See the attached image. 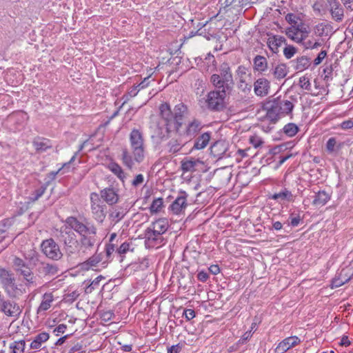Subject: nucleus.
<instances>
[{
  "label": "nucleus",
  "instance_id": "nucleus-37",
  "mask_svg": "<svg viewBox=\"0 0 353 353\" xmlns=\"http://www.w3.org/2000/svg\"><path fill=\"white\" fill-rule=\"evenodd\" d=\"M50 184V181H46L43 185H42L38 189H36L29 196L28 199L31 202L37 201L39 198H41L43 194L45 193L48 186Z\"/></svg>",
  "mask_w": 353,
  "mask_h": 353
},
{
  "label": "nucleus",
  "instance_id": "nucleus-56",
  "mask_svg": "<svg viewBox=\"0 0 353 353\" xmlns=\"http://www.w3.org/2000/svg\"><path fill=\"white\" fill-rule=\"evenodd\" d=\"M299 18L294 13H288L285 16V20L288 23L291 24L292 26H296L297 21Z\"/></svg>",
  "mask_w": 353,
  "mask_h": 353
},
{
  "label": "nucleus",
  "instance_id": "nucleus-21",
  "mask_svg": "<svg viewBox=\"0 0 353 353\" xmlns=\"http://www.w3.org/2000/svg\"><path fill=\"white\" fill-rule=\"evenodd\" d=\"M270 199H273L279 203L285 201L292 202L294 201V196L291 191L286 188H283L279 192L274 193L269 196Z\"/></svg>",
  "mask_w": 353,
  "mask_h": 353
},
{
  "label": "nucleus",
  "instance_id": "nucleus-61",
  "mask_svg": "<svg viewBox=\"0 0 353 353\" xmlns=\"http://www.w3.org/2000/svg\"><path fill=\"white\" fill-rule=\"evenodd\" d=\"M250 142L256 148L259 147L260 145H261L263 143V141H262L261 138H260L258 136L250 137Z\"/></svg>",
  "mask_w": 353,
  "mask_h": 353
},
{
  "label": "nucleus",
  "instance_id": "nucleus-46",
  "mask_svg": "<svg viewBox=\"0 0 353 353\" xmlns=\"http://www.w3.org/2000/svg\"><path fill=\"white\" fill-rule=\"evenodd\" d=\"M26 346L24 340L14 341L10 344V348L12 350V353H23Z\"/></svg>",
  "mask_w": 353,
  "mask_h": 353
},
{
  "label": "nucleus",
  "instance_id": "nucleus-7",
  "mask_svg": "<svg viewBox=\"0 0 353 353\" xmlns=\"http://www.w3.org/2000/svg\"><path fill=\"white\" fill-rule=\"evenodd\" d=\"M41 248L44 255L51 260L59 261L63 257L59 245L52 238L43 240Z\"/></svg>",
  "mask_w": 353,
  "mask_h": 353
},
{
  "label": "nucleus",
  "instance_id": "nucleus-27",
  "mask_svg": "<svg viewBox=\"0 0 353 353\" xmlns=\"http://www.w3.org/2000/svg\"><path fill=\"white\" fill-rule=\"evenodd\" d=\"M32 144L37 152H45L52 147L50 140L43 137L34 139Z\"/></svg>",
  "mask_w": 353,
  "mask_h": 353
},
{
  "label": "nucleus",
  "instance_id": "nucleus-59",
  "mask_svg": "<svg viewBox=\"0 0 353 353\" xmlns=\"http://www.w3.org/2000/svg\"><path fill=\"white\" fill-rule=\"evenodd\" d=\"M289 223L288 225H291L292 227L294 228L299 225L301 221V218L299 215H296L294 216L293 214H290V216L289 218Z\"/></svg>",
  "mask_w": 353,
  "mask_h": 353
},
{
  "label": "nucleus",
  "instance_id": "nucleus-4",
  "mask_svg": "<svg viewBox=\"0 0 353 353\" xmlns=\"http://www.w3.org/2000/svg\"><path fill=\"white\" fill-rule=\"evenodd\" d=\"M160 116L165 123L166 134L161 133L159 137L161 140L168 139L170 132L175 130V118L173 111L171 110L168 103H164L159 106Z\"/></svg>",
  "mask_w": 353,
  "mask_h": 353
},
{
  "label": "nucleus",
  "instance_id": "nucleus-49",
  "mask_svg": "<svg viewBox=\"0 0 353 353\" xmlns=\"http://www.w3.org/2000/svg\"><path fill=\"white\" fill-rule=\"evenodd\" d=\"M286 35L294 41L300 43L301 41H299V36L298 30H296V26H292V27L288 28L285 31Z\"/></svg>",
  "mask_w": 353,
  "mask_h": 353
},
{
  "label": "nucleus",
  "instance_id": "nucleus-23",
  "mask_svg": "<svg viewBox=\"0 0 353 353\" xmlns=\"http://www.w3.org/2000/svg\"><path fill=\"white\" fill-rule=\"evenodd\" d=\"M218 72L219 73L216 74L223 80H225V84H228V82L230 83H234L231 68L228 63L224 62L221 63L219 68Z\"/></svg>",
  "mask_w": 353,
  "mask_h": 353
},
{
  "label": "nucleus",
  "instance_id": "nucleus-43",
  "mask_svg": "<svg viewBox=\"0 0 353 353\" xmlns=\"http://www.w3.org/2000/svg\"><path fill=\"white\" fill-rule=\"evenodd\" d=\"M328 29L331 30L332 26L330 25L320 23L314 27V33L319 37L327 36L328 35Z\"/></svg>",
  "mask_w": 353,
  "mask_h": 353
},
{
  "label": "nucleus",
  "instance_id": "nucleus-34",
  "mask_svg": "<svg viewBox=\"0 0 353 353\" xmlns=\"http://www.w3.org/2000/svg\"><path fill=\"white\" fill-rule=\"evenodd\" d=\"M50 338V335L48 332H43L36 335L34 340L30 343L31 349H39L41 348L42 343L47 341Z\"/></svg>",
  "mask_w": 353,
  "mask_h": 353
},
{
  "label": "nucleus",
  "instance_id": "nucleus-52",
  "mask_svg": "<svg viewBox=\"0 0 353 353\" xmlns=\"http://www.w3.org/2000/svg\"><path fill=\"white\" fill-rule=\"evenodd\" d=\"M297 52L296 48L293 46L286 45L283 50V54L288 59H291Z\"/></svg>",
  "mask_w": 353,
  "mask_h": 353
},
{
  "label": "nucleus",
  "instance_id": "nucleus-29",
  "mask_svg": "<svg viewBox=\"0 0 353 353\" xmlns=\"http://www.w3.org/2000/svg\"><path fill=\"white\" fill-rule=\"evenodd\" d=\"M210 138H211V132H207L203 133L202 134L199 136L195 139L193 149L202 150V149L205 148L208 145V144L210 140Z\"/></svg>",
  "mask_w": 353,
  "mask_h": 353
},
{
  "label": "nucleus",
  "instance_id": "nucleus-33",
  "mask_svg": "<svg viewBox=\"0 0 353 353\" xmlns=\"http://www.w3.org/2000/svg\"><path fill=\"white\" fill-rule=\"evenodd\" d=\"M168 221L166 219H159L152 222L150 227L159 232L157 234H163L168 230Z\"/></svg>",
  "mask_w": 353,
  "mask_h": 353
},
{
  "label": "nucleus",
  "instance_id": "nucleus-26",
  "mask_svg": "<svg viewBox=\"0 0 353 353\" xmlns=\"http://www.w3.org/2000/svg\"><path fill=\"white\" fill-rule=\"evenodd\" d=\"M128 212V205L126 206H122L119 205L116 206L113 211L109 214L110 219L114 222V223H118L119 221H121L125 215Z\"/></svg>",
  "mask_w": 353,
  "mask_h": 353
},
{
  "label": "nucleus",
  "instance_id": "nucleus-16",
  "mask_svg": "<svg viewBox=\"0 0 353 353\" xmlns=\"http://www.w3.org/2000/svg\"><path fill=\"white\" fill-rule=\"evenodd\" d=\"M210 81L215 88V90L220 92H224V93L228 94L231 92L234 84V83H230L229 82H228V84H225V80L221 79L220 77L216 74H213L211 76Z\"/></svg>",
  "mask_w": 353,
  "mask_h": 353
},
{
  "label": "nucleus",
  "instance_id": "nucleus-63",
  "mask_svg": "<svg viewBox=\"0 0 353 353\" xmlns=\"http://www.w3.org/2000/svg\"><path fill=\"white\" fill-rule=\"evenodd\" d=\"M79 293L76 291H73L71 293H68L65 296V300L66 302L72 303L79 296Z\"/></svg>",
  "mask_w": 353,
  "mask_h": 353
},
{
  "label": "nucleus",
  "instance_id": "nucleus-10",
  "mask_svg": "<svg viewBox=\"0 0 353 353\" xmlns=\"http://www.w3.org/2000/svg\"><path fill=\"white\" fill-rule=\"evenodd\" d=\"M157 232L151 227L145 230V243L148 248L159 247L164 244L162 234H157Z\"/></svg>",
  "mask_w": 353,
  "mask_h": 353
},
{
  "label": "nucleus",
  "instance_id": "nucleus-51",
  "mask_svg": "<svg viewBox=\"0 0 353 353\" xmlns=\"http://www.w3.org/2000/svg\"><path fill=\"white\" fill-rule=\"evenodd\" d=\"M296 30H298V32L301 34L299 39V41H301V42L305 40V39L308 37V28L304 26L303 24L301 23L296 25Z\"/></svg>",
  "mask_w": 353,
  "mask_h": 353
},
{
  "label": "nucleus",
  "instance_id": "nucleus-31",
  "mask_svg": "<svg viewBox=\"0 0 353 353\" xmlns=\"http://www.w3.org/2000/svg\"><path fill=\"white\" fill-rule=\"evenodd\" d=\"M330 199V195L325 190L319 191L314 195L312 204L315 206H323Z\"/></svg>",
  "mask_w": 353,
  "mask_h": 353
},
{
  "label": "nucleus",
  "instance_id": "nucleus-14",
  "mask_svg": "<svg viewBox=\"0 0 353 353\" xmlns=\"http://www.w3.org/2000/svg\"><path fill=\"white\" fill-rule=\"evenodd\" d=\"M263 109L266 111V119L272 123H276L282 117L274 99L265 103Z\"/></svg>",
  "mask_w": 353,
  "mask_h": 353
},
{
  "label": "nucleus",
  "instance_id": "nucleus-53",
  "mask_svg": "<svg viewBox=\"0 0 353 353\" xmlns=\"http://www.w3.org/2000/svg\"><path fill=\"white\" fill-rule=\"evenodd\" d=\"M305 49H316L321 46V43L318 41L313 42L311 40L303 41L300 43Z\"/></svg>",
  "mask_w": 353,
  "mask_h": 353
},
{
  "label": "nucleus",
  "instance_id": "nucleus-15",
  "mask_svg": "<svg viewBox=\"0 0 353 353\" xmlns=\"http://www.w3.org/2000/svg\"><path fill=\"white\" fill-rule=\"evenodd\" d=\"M188 106L183 103L176 104L174 108V115L175 118V131L179 132L183 124V119L188 114Z\"/></svg>",
  "mask_w": 353,
  "mask_h": 353
},
{
  "label": "nucleus",
  "instance_id": "nucleus-32",
  "mask_svg": "<svg viewBox=\"0 0 353 353\" xmlns=\"http://www.w3.org/2000/svg\"><path fill=\"white\" fill-rule=\"evenodd\" d=\"M254 69L260 73H263L268 69V61L261 55H256L253 59Z\"/></svg>",
  "mask_w": 353,
  "mask_h": 353
},
{
  "label": "nucleus",
  "instance_id": "nucleus-47",
  "mask_svg": "<svg viewBox=\"0 0 353 353\" xmlns=\"http://www.w3.org/2000/svg\"><path fill=\"white\" fill-rule=\"evenodd\" d=\"M163 206V200L162 198H157L153 200L150 207V211L151 214H156L159 212Z\"/></svg>",
  "mask_w": 353,
  "mask_h": 353
},
{
  "label": "nucleus",
  "instance_id": "nucleus-8",
  "mask_svg": "<svg viewBox=\"0 0 353 353\" xmlns=\"http://www.w3.org/2000/svg\"><path fill=\"white\" fill-rule=\"evenodd\" d=\"M0 312L7 316L17 319L21 315L22 310L15 301L5 299L2 303H0Z\"/></svg>",
  "mask_w": 353,
  "mask_h": 353
},
{
  "label": "nucleus",
  "instance_id": "nucleus-18",
  "mask_svg": "<svg viewBox=\"0 0 353 353\" xmlns=\"http://www.w3.org/2000/svg\"><path fill=\"white\" fill-rule=\"evenodd\" d=\"M101 199L108 205H114L119 201V195L113 188H106L100 192Z\"/></svg>",
  "mask_w": 353,
  "mask_h": 353
},
{
  "label": "nucleus",
  "instance_id": "nucleus-38",
  "mask_svg": "<svg viewBox=\"0 0 353 353\" xmlns=\"http://www.w3.org/2000/svg\"><path fill=\"white\" fill-rule=\"evenodd\" d=\"M53 301V295L52 293H45L43 295V300L38 308L37 312L41 311H46L48 310L50 306L51 303Z\"/></svg>",
  "mask_w": 353,
  "mask_h": 353
},
{
  "label": "nucleus",
  "instance_id": "nucleus-6",
  "mask_svg": "<svg viewBox=\"0 0 353 353\" xmlns=\"http://www.w3.org/2000/svg\"><path fill=\"white\" fill-rule=\"evenodd\" d=\"M90 208L93 219L99 223H103L107 214V205L96 192L90 194Z\"/></svg>",
  "mask_w": 353,
  "mask_h": 353
},
{
  "label": "nucleus",
  "instance_id": "nucleus-36",
  "mask_svg": "<svg viewBox=\"0 0 353 353\" xmlns=\"http://www.w3.org/2000/svg\"><path fill=\"white\" fill-rule=\"evenodd\" d=\"M332 19L336 22H341L343 19L344 12L340 3L330 8Z\"/></svg>",
  "mask_w": 353,
  "mask_h": 353
},
{
  "label": "nucleus",
  "instance_id": "nucleus-12",
  "mask_svg": "<svg viewBox=\"0 0 353 353\" xmlns=\"http://www.w3.org/2000/svg\"><path fill=\"white\" fill-rule=\"evenodd\" d=\"M228 150V143L223 140H219L215 141L210 146V154L217 159H221L230 157L227 154Z\"/></svg>",
  "mask_w": 353,
  "mask_h": 353
},
{
  "label": "nucleus",
  "instance_id": "nucleus-41",
  "mask_svg": "<svg viewBox=\"0 0 353 353\" xmlns=\"http://www.w3.org/2000/svg\"><path fill=\"white\" fill-rule=\"evenodd\" d=\"M166 147L169 153L175 154L181 150L182 144L177 139H172L168 141Z\"/></svg>",
  "mask_w": 353,
  "mask_h": 353
},
{
  "label": "nucleus",
  "instance_id": "nucleus-55",
  "mask_svg": "<svg viewBox=\"0 0 353 353\" xmlns=\"http://www.w3.org/2000/svg\"><path fill=\"white\" fill-rule=\"evenodd\" d=\"M336 146V139L335 137L330 138L326 143V150L329 153L334 152Z\"/></svg>",
  "mask_w": 353,
  "mask_h": 353
},
{
  "label": "nucleus",
  "instance_id": "nucleus-62",
  "mask_svg": "<svg viewBox=\"0 0 353 353\" xmlns=\"http://www.w3.org/2000/svg\"><path fill=\"white\" fill-rule=\"evenodd\" d=\"M144 181V176L141 174L136 175L133 181H132V185L134 187H138L141 185Z\"/></svg>",
  "mask_w": 353,
  "mask_h": 353
},
{
  "label": "nucleus",
  "instance_id": "nucleus-3",
  "mask_svg": "<svg viewBox=\"0 0 353 353\" xmlns=\"http://www.w3.org/2000/svg\"><path fill=\"white\" fill-rule=\"evenodd\" d=\"M26 259L30 265L35 268L37 275L39 277H52L59 272L58 265L42 260L40 254L34 250H31L26 256Z\"/></svg>",
  "mask_w": 353,
  "mask_h": 353
},
{
  "label": "nucleus",
  "instance_id": "nucleus-2",
  "mask_svg": "<svg viewBox=\"0 0 353 353\" xmlns=\"http://www.w3.org/2000/svg\"><path fill=\"white\" fill-rule=\"evenodd\" d=\"M131 152L126 148L122 150L121 160L123 164L129 170H132L134 163H141L145 159V140L143 132L134 128L129 134Z\"/></svg>",
  "mask_w": 353,
  "mask_h": 353
},
{
  "label": "nucleus",
  "instance_id": "nucleus-35",
  "mask_svg": "<svg viewBox=\"0 0 353 353\" xmlns=\"http://www.w3.org/2000/svg\"><path fill=\"white\" fill-rule=\"evenodd\" d=\"M116 252L115 245L114 243H106L104 249V259L103 260V265H107L113 259V253Z\"/></svg>",
  "mask_w": 353,
  "mask_h": 353
},
{
  "label": "nucleus",
  "instance_id": "nucleus-19",
  "mask_svg": "<svg viewBox=\"0 0 353 353\" xmlns=\"http://www.w3.org/2000/svg\"><path fill=\"white\" fill-rule=\"evenodd\" d=\"M299 343L300 339L297 336L288 337L279 343L275 351L276 353H285Z\"/></svg>",
  "mask_w": 353,
  "mask_h": 353
},
{
  "label": "nucleus",
  "instance_id": "nucleus-60",
  "mask_svg": "<svg viewBox=\"0 0 353 353\" xmlns=\"http://www.w3.org/2000/svg\"><path fill=\"white\" fill-rule=\"evenodd\" d=\"M326 56L327 52L325 50H321L317 55L316 58L314 60V66H317L318 65H319L322 62V61L325 58Z\"/></svg>",
  "mask_w": 353,
  "mask_h": 353
},
{
  "label": "nucleus",
  "instance_id": "nucleus-22",
  "mask_svg": "<svg viewBox=\"0 0 353 353\" xmlns=\"http://www.w3.org/2000/svg\"><path fill=\"white\" fill-rule=\"evenodd\" d=\"M202 128L201 121L194 119L187 125L184 134L189 138L194 137Z\"/></svg>",
  "mask_w": 353,
  "mask_h": 353
},
{
  "label": "nucleus",
  "instance_id": "nucleus-20",
  "mask_svg": "<svg viewBox=\"0 0 353 353\" xmlns=\"http://www.w3.org/2000/svg\"><path fill=\"white\" fill-rule=\"evenodd\" d=\"M274 100L282 117L288 115L292 116L294 105L291 101L280 98L274 99Z\"/></svg>",
  "mask_w": 353,
  "mask_h": 353
},
{
  "label": "nucleus",
  "instance_id": "nucleus-57",
  "mask_svg": "<svg viewBox=\"0 0 353 353\" xmlns=\"http://www.w3.org/2000/svg\"><path fill=\"white\" fill-rule=\"evenodd\" d=\"M196 34L199 36H202L205 37L207 40H210L212 37H214V36L210 32H207L206 28H199L196 31Z\"/></svg>",
  "mask_w": 353,
  "mask_h": 353
},
{
  "label": "nucleus",
  "instance_id": "nucleus-40",
  "mask_svg": "<svg viewBox=\"0 0 353 353\" xmlns=\"http://www.w3.org/2000/svg\"><path fill=\"white\" fill-rule=\"evenodd\" d=\"M110 170L115 174L123 183L125 179V174L124 173L122 168L115 162L110 163L108 166Z\"/></svg>",
  "mask_w": 353,
  "mask_h": 353
},
{
  "label": "nucleus",
  "instance_id": "nucleus-64",
  "mask_svg": "<svg viewBox=\"0 0 353 353\" xmlns=\"http://www.w3.org/2000/svg\"><path fill=\"white\" fill-rule=\"evenodd\" d=\"M182 350V345L178 343L168 348V353H179Z\"/></svg>",
  "mask_w": 353,
  "mask_h": 353
},
{
  "label": "nucleus",
  "instance_id": "nucleus-54",
  "mask_svg": "<svg viewBox=\"0 0 353 353\" xmlns=\"http://www.w3.org/2000/svg\"><path fill=\"white\" fill-rule=\"evenodd\" d=\"M299 85L301 88L305 89L306 90H311V83L310 82V79L308 77L305 76H303L299 79Z\"/></svg>",
  "mask_w": 353,
  "mask_h": 353
},
{
  "label": "nucleus",
  "instance_id": "nucleus-11",
  "mask_svg": "<svg viewBox=\"0 0 353 353\" xmlns=\"http://www.w3.org/2000/svg\"><path fill=\"white\" fill-rule=\"evenodd\" d=\"M188 195L186 193V192L181 190L179 193L178 196L169 206L168 210H170L174 214H180L181 213L184 212L185 209L188 205Z\"/></svg>",
  "mask_w": 353,
  "mask_h": 353
},
{
  "label": "nucleus",
  "instance_id": "nucleus-48",
  "mask_svg": "<svg viewBox=\"0 0 353 353\" xmlns=\"http://www.w3.org/2000/svg\"><path fill=\"white\" fill-rule=\"evenodd\" d=\"M104 279V276H103L102 275H99L97 277H96L88 285L85 287V292L86 294L92 293L94 290L99 287L100 281Z\"/></svg>",
  "mask_w": 353,
  "mask_h": 353
},
{
  "label": "nucleus",
  "instance_id": "nucleus-30",
  "mask_svg": "<svg viewBox=\"0 0 353 353\" xmlns=\"http://www.w3.org/2000/svg\"><path fill=\"white\" fill-rule=\"evenodd\" d=\"M18 274L23 276L27 286L35 287L37 285L36 276H34V272L30 267L21 270Z\"/></svg>",
  "mask_w": 353,
  "mask_h": 353
},
{
  "label": "nucleus",
  "instance_id": "nucleus-9",
  "mask_svg": "<svg viewBox=\"0 0 353 353\" xmlns=\"http://www.w3.org/2000/svg\"><path fill=\"white\" fill-rule=\"evenodd\" d=\"M97 250L94 253L90 256L86 261L79 263V266L81 270L88 271L94 267H97L99 263L103 264V260L104 259L103 252H99V248L100 243L97 241Z\"/></svg>",
  "mask_w": 353,
  "mask_h": 353
},
{
  "label": "nucleus",
  "instance_id": "nucleus-42",
  "mask_svg": "<svg viewBox=\"0 0 353 353\" xmlns=\"http://www.w3.org/2000/svg\"><path fill=\"white\" fill-rule=\"evenodd\" d=\"M299 131V128L294 123H288L283 128V133L289 137L295 136Z\"/></svg>",
  "mask_w": 353,
  "mask_h": 353
},
{
  "label": "nucleus",
  "instance_id": "nucleus-39",
  "mask_svg": "<svg viewBox=\"0 0 353 353\" xmlns=\"http://www.w3.org/2000/svg\"><path fill=\"white\" fill-rule=\"evenodd\" d=\"M132 243L129 242H124L116 250V252L121 258L120 261H123L125 254L128 252H133L134 248Z\"/></svg>",
  "mask_w": 353,
  "mask_h": 353
},
{
  "label": "nucleus",
  "instance_id": "nucleus-24",
  "mask_svg": "<svg viewBox=\"0 0 353 353\" xmlns=\"http://www.w3.org/2000/svg\"><path fill=\"white\" fill-rule=\"evenodd\" d=\"M268 46L274 53L279 52V48L282 44H286V39L284 37L280 35H273L268 40Z\"/></svg>",
  "mask_w": 353,
  "mask_h": 353
},
{
  "label": "nucleus",
  "instance_id": "nucleus-25",
  "mask_svg": "<svg viewBox=\"0 0 353 353\" xmlns=\"http://www.w3.org/2000/svg\"><path fill=\"white\" fill-rule=\"evenodd\" d=\"M252 336L251 331L246 332L243 334L241 338L232 346L228 348L229 352H244L246 348L242 347V345H245L247 343V341Z\"/></svg>",
  "mask_w": 353,
  "mask_h": 353
},
{
  "label": "nucleus",
  "instance_id": "nucleus-58",
  "mask_svg": "<svg viewBox=\"0 0 353 353\" xmlns=\"http://www.w3.org/2000/svg\"><path fill=\"white\" fill-rule=\"evenodd\" d=\"M11 222L9 219H5L0 221V234L4 233L10 226Z\"/></svg>",
  "mask_w": 353,
  "mask_h": 353
},
{
  "label": "nucleus",
  "instance_id": "nucleus-45",
  "mask_svg": "<svg viewBox=\"0 0 353 353\" xmlns=\"http://www.w3.org/2000/svg\"><path fill=\"white\" fill-rule=\"evenodd\" d=\"M275 78L278 79H283L288 74L287 66L284 63L277 65L273 71Z\"/></svg>",
  "mask_w": 353,
  "mask_h": 353
},
{
  "label": "nucleus",
  "instance_id": "nucleus-28",
  "mask_svg": "<svg viewBox=\"0 0 353 353\" xmlns=\"http://www.w3.org/2000/svg\"><path fill=\"white\" fill-rule=\"evenodd\" d=\"M296 70L302 72L307 69L310 65V59L307 56H301L291 61Z\"/></svg>",
  "mask_w": 353,
  "mask_h": 353
},
{
  "label": "nucleus",
  "instance_id": "nucleus-5",
  "mask_svg": "<svg viewBox=\"0 0 353 353\" xmlns=\"http://www.w3.org/2000/svg\"><path fill=\"white\" fill-rule=\"evenodd\" d=\"M228 94L216 90L208 93L205 97L207 108L212 112H221L225 108V99Z\"/></svg>",
  "mask_w": 353,
  "mask_h": 353
},
{
  "label": "nucleus",
  "instance_id": "nucleus-17",
  "mask_svg": "<svg viewBox=\"0 0 353 353\" xmlns=\"http://www.w3.org/2000/svg\"><path fill=\"white\" fill-rule=\"evenodd\" d=\"M270 81L265 78H259L254 83V90L256 95L265 97L268 94Z\"/></svg>",
  "mask_w": 353,
  "mask_h": 353
},
{
  "label": "nucleus",
  "instance_id": "nucleus-50",
  "mask_svg": "<svg viewBox=\"0 0 353 353\" xmlns=\"http://www.w3.org/2000/svg\"><path fill=\"white\" fill-rule=\"evenodd\" d=\"M198 161L193 159L182 161L181 169L183 172H190L195 170Z\"/></svg>",
  "mask_w": 353,
  "mask_h": 353
},
{
  "label": "nucleus",
  "instance_id": "nucleus-44",
  "mask_svg": "<svg viewBox=\"0 0 353 353\" xmlns=\"http://www.w3.org/2000/svg\"><path fill=\"white\" fill-rule=\"evenodd\" d=\"M12 264L14 270L17 273H19L21 270H25L26 268L29 267L24 260L18 256H14L13 258Z\"/></svg>",
  "mask_w": 353,
  "mask_h": 353
},
{
  "label": "nucleus",
  "instance_id": "nucleus-13",
  "mask_svg": "<svg viewBox=\"0 0 353 353\" xmlns=\"http://www.w3.org/2000/svg\"><path fill=\"white\" fill-rule=\"evenodd\" d=\"M0 281L10 296H14V295L12 294L9 290V288H11L12 290L17 288L16 284L14 283V278L13 276V274L5 268H0Z\"/></svg>",
  "mask_w": 353,
  "mask_h": 353
},
{
  "label": "nucleus",
  "instance_id": "nucleus-1",
  "mask_svg": "<svg viewBox=\"0 0 353 353\" xmlns=\"http://www.w3.org/2000/svg\"><path fill=\"white\" fill-rule=\"evenodd\" d=\"M65 224L61 227L58 238L63 244L64 250L69 256L74 254L77 251L78 241L74 232H77L79 238L81 254H88L94 249L95 245L99 241L97 236V229L96 226L84 219L81 221L76 216H68Z\"/></svg>",
  "mask_w": 353,
  "mask_h": 353
}]
</instances>
